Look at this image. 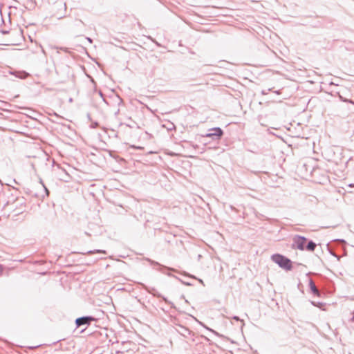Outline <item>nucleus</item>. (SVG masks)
<instances>
[{
	"label": "nucleus",
	"instance_id": "1",
	"mask_svg": "<svg viewBox=\"0 0 354 354\" xmlns=\"http://www.w3.org/2000/svg\"><path fill=\"white\" fill-rule=\"evenodd\" d=\"M271 259L280 268L286 270H291L292 268L291 260L282 254H274L271 256Z\"/></svg>",
	"mask_w": 354,
	"mask_h": 354
},
{
	"label": "nucleus",
	"instance_id": "2",
	"mask_svg": "<svg viewBox=\"0 0 354 354\" xmlns=\"http://www.w3.org/2000/svg\"><path fill=\"white\" fill-rule=\"evenodd\" d=\"M292 241V248H297L299 250H306L308 239L305 236L296 235L293 237Z\"/></svg>",
	"mask_w": 354,
	"mask_h": 354
},
{
	"label": "nucleus",
	"instance_id": "3",
	"mask_svg": "<svg viewBox=\"0 0 354 354\" xmlns=\"http://www.w3.org/2000/svg\"><path fill=\"white\" fill-rule=\"evenodd\" d=\"M96 321V319L91 315L83 316L75 319L76 327L79 328L82 326H89L92 322Z\"/></svg>",
	"mask_w": 354,
	"mask_h": 354
},
{
	"label": "nucleus",
	"instance_id": "4",
	"mask_svg": "<svg viewBox=\"0 0 354 354\" xmlns=\"http://www.w3.org/2000/svg\"><path fill=\"white\" fill-rule=\"evenodd\" d=\"M210 131L212 132L207 133L205 137L209 138L213 140H220L223 135V131L220 127L212 128Z\"/></svg>",
	"mask_w": 354,
	"mask_h": 354
},
{
	"label": "nucleus",
	"instance_id": "5",
	"mask_svg": "<svg viewBox=\"0 0 354 354\" xmlns=\"http://www.w3.org/2000/svg\"><path fill=\"white\" fill-rule=\"evenodd\" d=\"M55 6L58 8L63 9V13H55L54 15L58 19H61L65 17V12L66 11V3L62 1H58L55 3Z\"/></svg>",
	"mask_w": 354,
	"mask_h": 354
},
{
	"label": "nucleus",
	"instance_id": "6",
	"mask_svg": "<svg viewBox=\"0 0 354 354\" xmlns=\"http://www.w3.org/2000/svg\"><path fill=\"white\" fill-rule=\"evenodd\" d=\"M176 330L180 335L185 337H188L192 333V331L189 328L182 325H179Z\"/></svg>",
	"mask_w": 354,
	"mask_h": 354
},
{
	"label": "nucleus",
	"instance_id": "7",
	"mask_svg": "<svg viewBox=\"0 0 354 354\" xmlns=\"http://www.w3.org/2000/svg\"><path fill=\"white\" fill-rule=\"evenodd\" d=\"M146 290L149 292V293H151L153 294V295L156 296V297H162V299L166 302L168 304L171 305V306L172 308H174V304L171 302L170 301H169L166 297H162L160 294H158V292L156 291V290L155 288H151V290H148L147 288H146Z\"/></svg>",
	"mask_w": 354,
	"mask_h": 354
},
{
	"label": "nucleus",
	"instance_id": "8",
	"mask_svg": "<svg viewBox=\"0 0 354 354\" xmlns=\"http://www.w3.org/2000/svg\"><path fill=\"white\" fill-rule=\"evenodd\" d=\"M309 288L312 292V293L317 297H320L321 296V292L320 291L317 289V288L316 287L314 281L313 279H310L309 280Z\"/></svg>",
	"mask_w": 354,
	"mask_h": 354
},
{
	"label": "nucleus",
	"instance_id": "9",
	"mask_svg": "<svg viewBox=\"0 0 354 354\" xmlns=\"http://www.w3.org/2000/svg\"><path fill=\"white\" fill-rule=\"evenodd\" d=\"M149 261L151 263V265H156V266H158L159 267V270L164 273V274H166L165 272V270H170V268L166 267V266H162L160 265L159 263L156 262V261H154L153 260H150L149 259Z\"/></svg>",
	"mask_w": 354,
	"mask_h": 354
},
{
	"label": "nucleus",
	"instance_id": "10",
	"mask_svg": "<svg viewBox=\"0 0 354 354\" xmlns=\"http://www.w3.org/2000/svg\"><path fill=\"white\" fill-rule=\"evenodd\" d=\"M316 245V243L313 241L308 240L306 243V250L313 252L315 250Z\"/></svg>",
	"mask_w": 354,
	"mask_h": 354
},
{
	"label": "nucleus",
	"instance_id": "11",
	"mask_svg": "<svg viewBox=\"0 0 354 354\" xmlns=\"http://www.w3.org/2000/svg\"><path fill=\"white\" fill-rule=\"evenodd\" d=\"M95 253L106 254V250H89L87 252L88 254H95Z\"/></svg>",
	"mask_w": 354,
	"mask_h": 354
},
{
	"label": "nucleus",
	"instance_id": "12",
	"mask_svg": "<svg viewBox=\"0 0 354 354\" xmlns=\"http://www.w3.org/2000/svg\"><path fill=\"white\" fill-rule=\"evenodd\" d=\"M75 22H76V23H75V26L77 28H80L82 26H84V22H83L82 20H80V19H77V20L75 21Z\"/></svg>",
	"mask_w": 354,
	"mask_h": 354
},
{
	"label": "nucleus",
	"instance_id": "13",
	"mask_svg": "<svg viewBox=\"0 0 354 354\" xmlns=\"http://www.w3.org/2000/svg\"><path fill=\"white\" fill-rule=\"evenodd\" d=\"M311 304L314 306L319 307V308H321L324 305V304L322 302H316V301H311Z\"/></svg>",
	"mask_w": 354,
	"mask_h": 354
},
{
	"label": "nucleus",
	"instance_id": "14",
	"mask_svg": "<svg viewBox=\"0 0 354 354\" xmlns=\"http://www.w3.org/2000/svg\"><path fill=\"white\" fill-rule=\"evenodd\" d=\"M339 98L340 100L342 101V102H350V103H352L353 104H354V102H353L351 100H348L346 98H344L343 97L342 95H339Z\"/></svg>",
	"mask_w": 354,
	"mask_h": 354
},
{
	"label": "nucleus",
	"instance_id": "15",
	"mask_svg": "<svg viewBox=\"0 0 354 354\" xmlns=\"http://www.w3.org/2000/svg\"><path fill=\"white\" fill-rule=\"evenodd\" d=\"M43 188L45 191V193H46V196H48L49 195V191L48 189H47V187L45 186V185H43Z\"/></svg>",
	"mask_w": 354,
	"mask_h": 354
},
{
	"label": "nucleus",
	"instance_id": "16",
	"mask_svg": "<svg viewBox=\"0 0 354 354\" xmlns=\"http://www.w3.org/2000/svg\"><path fill=\"white\" fill-rule=\"evenodd\" d=\"M232 319H234V320H236V321H240V322H243V321L242 319H241L239 318V317H238V316H234V317H232Z\"/></svg>",
	"mask_w": 354,
	"mask_h": 354
},
{
	"label": "nucleus",
	"instance_id": "17",
	"mask_svg": "<svg viewBox=\"0 0 354 354\" xmlns=\"http://www.w3.org/2000/svg\"><path fill=\"white\" fill-rule=\"evenodd\" d=\"M205 328H206L207 330H210L211 332H212L213 333H214L215 335H218V336L219 335V334H218L216 331H215V330H212V329H211V328H208V327H205Z\"/></svg>",
	"mask_w": 354,
	"mask_h": 354
},
{
	"label": "nucleus",
	"instance_id": "18",
	"mask_svg": "<svg viewBox=\"0 0 354 354\" xmlns=\"http://www.w3.org/2000/svg\"><path fill=\"white\" fill-rule=\"evenodd\" d=\"M182 283L186 286H192V283L189 282L182 281Z\"/></svg>",
	"mask_w": 354,
	"mask_h": 354
},
{
	"label": "nucleus",
	"instance_id": "19",
	"mask_svg": "<svg viewBox=\"0 0 354 354\" xmlns=\"http://www.w3.org/2000/svg\"><path fill=\"white\" fill-rule=\"evenodd\" d=\"M39 183L43 186V185H44V183L42 179L41 178H39Z\"/></svg>",
	"mask_w": 354,
	"mask_h": 354
},
{
	"label": "nucleus",
	"instance_id": "20",
	"mask_svg": "<svg viewBox=\"0 0 354 354\" xmlns=\"http://www.w3.org/2000/svg\"><path fill=\"white\" fill-rule=\"evenodd\" d=\"M1 32H2L3 34L6 35V34H8V30H1Z\"/></svg>",
	"mask_w": 354,
	"mask_h": 354
},
{
	"label": "nucleus",
	"instance_id": "21",
	"mask_svg": "<svg viewBox=\"0 0 354 354\" xmlns=\"http://www.w3.org/2000/svg\"><path fill=\"white\" fill-rule=\"evenodd\" d=\"M3 272V267L1 265H0V275L2 274Z\"/></svg>",
	"mask_w": 354,
	"mask_h": 354
},
{
	"label": "nucleus",
	"instance_id": "22",
	"mask_svg": "<svg viewBox=\"0 0 354 354\" xmlns=\"http://www.w3.org/2000/svg\"><path fill=\"white\" fill-rule=\"evenodd\" d=\"M86 39L90 42L92 43L93 40L90 37H86Z\"/></svg>",
	"mask_w": 354,
	"mask_h": 354
},
{
	"label": "nucleus",
	"instance_id": "23",
	"mask_svg": "<svg viewBox=\"0 0 354 354\" xmlns=\"http://www.w3.org/2000/svg\"><path fill=\"white\" fill-rule=\"evenodd\" d=\"M333 254L335 257H336V258H337V259L338 261L339 260V257L337 255H336L335 254Z\"/></svg>",
	"mask_w": 354,
	"mask_h": 354
},
{
	"label": "nucleus",
	"instance_id": "24",
	"mask_svg": "<svg viewBox=\"0 0 354 354\" xmlns=\"http://www.w3.org/2000/svg\"><path fill=\"white\" fill-rule=\"evenodd\" d=\"M198 281L201 283H203V281L202 279H198Z\"/></svg>",
	"mask_w": 354,
	"mask_h": 354
},
{
	"label": "nucleus",
	"instance_id": "25",
	"mask_svg": "<svg viewBox=\"0 0 354 354\" xmlns=\"http://www.w3.org/2000/svg\"><path fill=\"white\" fill-rule=\"evenodd\" d=\"M100 93V96H102V93L101 91H100V93Z\"/></svg>",
	"mask_w": 354,
	"mask_h": 354
},
{
	"label": "nucleus",
	"instance_id": "26",
	"mask_svg": "<svg viewBox=\"0 0 354 354\" xmlns=\"http://www.w3.org/2000/svg\"><path fill=\"white\" fill-rule=\"evenodd\" d=\"M352 320L354 322V314H353V316L352 317Z\"/></svg>",
	"mask_w": 354,
	"mask_h": 354
},
{
	"label": "nucleus",
	"instance_id": "27",
	"mask_svg": "<svg viewBox=\"0 0 354 354\" xmlns=\"http://www.w3.org/2000/svg\"><path fill=\"white\" fill-rule=\"evenodd\" d=\"M313 199H314L315 201H317V198H315V197H314V196H313Z\"/></svg>",
	"mask_w": 354,
	"mask_h": 354
},
{
	"label": "nucleus",
	"instance_id": "28",
	"mask_svg": "<svg viewBox=\"0 0 354 354\" xmlns=\"http://www.w3.org/2000/svg\"><path fill=\"white\" fill-rule=\"evenodd\" d=\"M171 126H169V130H171Z\"/></svg>",
	"mask_w": 354,
	"mask_h": 354
},
{
	"label": "nucleus",
	"instance_id": "29",
	"mask_svg": "<svg viewBox=\"0 0 354 354\" xmlns=\"http://www.w3.org/2000/svg\"><path fill=\"white\" fill-rule=\"evenodd\" d=\"M171 126H169V130H171Z\"/></svg>",
	"mask_w": 354,
	"mask_h": 354
}]
</instances>
